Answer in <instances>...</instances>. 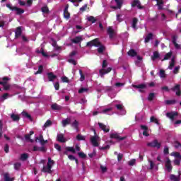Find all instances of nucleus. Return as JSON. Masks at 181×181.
<instances>
[{"instance_id": "obj_1", "label": "nucleus", "mask_w": 181, "mask_h": 181, "mask_svg": "<svg viewBox=\"0 0 181 181\" xmlns=\"http://www.w3.org/2000/svg\"><path fill=\"white\" fill-rule=\"evenodd\" d=\"M53 165H54V160H52V158L49 157L47 165L43 166L41 172H42L43 173H49V175H52V173H53V170H52Z\"/></svg>"}, {"instance_id": "obj_2", "label": "nucleus", "mask_w": 181, "mask_h": 181, "mask_svg": "<svg viewBox=\"0 0 181 181\" xmlns=\"http://www.w3.org/2000/svg\"><path fill=\"white\" fill-rule=\"evenodd\" d=\"M108 66V62L107 60H103V64H102V69L99 70V74L100 77H104L105 74H108V73H111V71L112 70V68L109 67L107 69H105V67Z\"/></svg>"}, {"instance_id": "obj_3", "label": "nucleus", "mask_w": 181, "mask_h": 181, "mask_svg": "<svg viewBox=\"0 0 181 181\" xmlns=\"http://www.w3.org/2000/svg\"><path fill=\"white\" fill-rule=\"evenodd\" d=\"M6 8H9L11 11H16V15H22V13H25V10L18 8L16 6H12L11 4H6Z\"/></svg>"}, {"instance_id": "obj_4", "label": "nucleus", "mask_w": 181, "mask_h": 181, "mask_svg": "<svg viewBox=\"0 0 181 181\" xmlns=\"http://www.w3.org/2000/svg\"><path fill=\"white\" fill-rule=\"evenodd\" d=\"M86 46L87 47H93V46H95V47H98V46H100V42L98 41V38H95L90 42H88Z\"/></svg>"}, {"instance_id": "obj_5", "label": "nucleus", "mask_w": 181, "mask_h": 181, "mask_svg": "<svg viewBox=\"0 0 181 181\" xmlns=\"http://www.w3.org/2000/svg\"><path fill=\"white\" fill-rule=\"evenodd\" d=\"M147 146H150L151 148H157V149H159L160 148V143H158L157 139H155L154 141L148 143Z\"/></svg>"}, {"instance_id": "obj_6", "label": "nucleus", "mask_w": 181, "mask_h": 181, "mask_svg": "<svg viewBox=\"0 0 181 181\" xmlns=\"http://www.w3.org/2000/svg\"><path fill=\"white\" fill-rule=\"evenodd\" d=\"M110 138L111 139H116V141H124L127 139L126 136L121 137L118 133L110 134Z\"/></svg>"}, {"instance_id": "obj_7", "label": "nucleus", "mask_w": 181, "mask_h": 181, "mask_svg": "<svg viewBox=\"0 0 181 181\" xmlns=\"http://www.w3.org/2000/svg\"><path fill=\"white\" fill-rule=\"evenodd\" d=\"M171 90L173 91V93H175L176 95L180 97L181 90L180 84H176L174 87L171 88Z\"/></svg>"}, {"instance_id": "obj_8", "label": "nucleus", "mask_w": 181, "mask_h": 181, "mask_svg": "<svg viewBox=\"0 0 181 181\" xmlns=\"http://www.w3.org/2000/svg\"><path fill=\"white\" fill-rule=\"evenodd\" d=\"M167 118H169L170 121H175V117L179 115L177 112H170L165 114Z\"/></svg>"}, {"instance_id": "obj_9", "label": "nucleus", "mask_w": 181, "mask_h": 181, "mask_svg": "<svg viewBox=\"0 0 181 181\" xmlns=\"http://www.w3.org/2000/svg\"><path fill=\"white\" fill-rule=\"evenodd\" d=\"M98 141V136L95 135V136L90 137V142H91L93 146L97 147V146H100Z\"/></svg>"}, {"instance_id": "obj_10", "label": "nucleus", "mask_w": 181, "mask_h": 181, "mask_svg": "<svg viewBox=\"0 0 181 181\" xmlns=\"http://www.w3.org/2000/svg\"><path fill=\"white\" fill-rule=\"evenodd\" d=\"M132 8H135L136 6L138 9H144V6L141 5V1L139 0H134L132 3Z\"/></svg>"}, {"instance_id": "obj_11", "label": "nucleus", "mask_w": 181, "mask_h": 181, "mask_svg": "<svg viewBox=\"0 0 181 181\" xmlns=\"http://www.w3.org/2000/svg\"><path fill=\"white\" fill-rule=\"evenodd\" d=\"M39 141L40 144L43 146L45 144H47V140L43 139V135L40 134L39 137H35V142Z\"/></svg>"}, {"instance_id": "obj_12", "label": "nucleus", "mask_w": 181, "mask_h": 181, "mask_svg": "<svg viewBox=\"0 0 181 181\" xmlns=\"http://www.w3.org/2000/svg\"><path fill=\"white\" fill-rule=\"evenodd\" d=\"M117 6H112L113 9H121L122 8V5L124 4V0H115Z\"/></svg>"}, {"instance_id": "obj_13", "label": "nucleus", "mask_w": 181, "mask_h": 181, "mask_svg": "<svg viewBox=\"0 0 181 181\" xmlns=\"http://www.w3.org/2000/svg\"><path fill=\"white\" fill-rule=\"evenodd\" d=\"M62 127L66 128L67 125H70L71 124V118L67 117L62 121Z\"/></svg>"}, {"instance_id": "obj_14", "label": "nucleus", "mask_w": 181, "mask_h": 181, "mask_svg": "<svg viewBox=\"0 0 181 181\" xmlns=\"http://www.w3.org/2000/svg\"><path fill=\"white\" fill-rule=\"evenodd\" d=\"M98 124L99 125L100 129H102V131H104V132H110V127H107V125L101 122H98Z\"/></svg>"}, {"instance_id": "obj_15", "label": "nucleus", "mask_w": 181, "mask_h": 181, "mask_svg": "<svg viewBox=\"0 0 181 181\" xmlns=\"http://www.w3.org/2000/svg\"><path fill=\"white\" fill-rule=\"evenodd\" d=\"M22 36V27H17L15 31V38L18 39Z\"/></svg>"}, {"instance_id": "obj_16", "label": "nucleus", "mask_w": 181, "mask_h": 181, "mask_svg": "<svg viewBox=\"0 0 181 181\" xmlns=\"http://www.w3.org/2000/svg\"><path fill=\"white\" fill-rule=\"evenodd\" d=\"M170 180L171 181H180V171H178V176L173 174L170 175Z\"/></svg>"}, {"instance_id": "obj_17", "label": "nucleus", "mask_w": 181, "mask_h": 181, "mask_svg": "<svg viewBox=\"0 0 181 181\" xmlns=\"http://www.w3.org/2000/svg\"><path fill=\"white\" fill-rule=\"evenodd\" d=\"M80 125V123L77 119H75L74 122L71 123V128H74V129L76 130V132H78V126Z\"/></svg>"}, {"instance_id": "obj_18", "label": "nucleus", "mask_w": 181, "mask_h": 181, "mask_svg": "<svg viewBox=\"0 0 181 181\" xmlns=\"http://www.w3.org/2000/svg\"><path fill=\"white\" fill-rule=\"evenodd\" d=\"M165 168L168 172L170 173L172 172V163L170 161V159L168 158L167 161L165 162Z\"/></svg>"}, {"instance_id": "obj_19", "label": "nucleus", "mask_w": 181, "mask_h": 181, "mask_svg": "<svg viewBox=\"0 0 181 181\" xmlns=\"http://www.w3.org/2000/svg\"><path fill=\"white\" fill-rule=\"evenodd\" d=\"M47 76L48 77L49 81H54V80H56V78H57V76L54 75V74H53V72H48L47 74Z\"/></svg>"}, {"instance_id": "obj_20", "label": "nucleus", "mask_w": 181, "mask_h": 181, "mask_svg": "<svg viewBox=\"0 0 181 181\" xmlns=\"http://www.w3.org/2000/svg\"><path fill=\"white\" fill-rule=\"evenodd\" d=\"M64 18L67 21L70 18V13L69 12V6H65L64 9Z\"/></svg>"}, {"instance_id": "obj_21", "label": "nucleus", "mask_w": 181, "mask_h": 181, "mask_svg": "<svg viewBox=\"0 0 181 181\" xmlns=\"http://www.w3.org/2000/svg\"><path fill=\"white\" fill-rule=\"evenodd\" d=\"M72 43H75L76 45L83 42V37L81 36H76L75 38L71 40Z\"/></svg>"}, {"instance_id": "obj_22", "label": "nucleus", "mask_w": 181, "mask_h": 181, "mask_svg": "<svg viewBox=\"0 0 181 181\" xmlns=\"http://www.w3.org/2000/svg\"><path fill=\"white\" fill-rule=\"evenodd\" d=\"M115 34V31L112 29V27H109L107 28V35H109L110 39H112L114 37V35Z\"/></svg>"}, {"instance_id": "obj_23", "label": "nucleus", "mask_w": 181, "mask_h": 181, "mask_svg": "<svg viewBox=\"0 0 181 181\" xmlns=\"http://www.w3.org/2000/svg\"><path fill=\"white\" fill-rule=\"evenodd\" d=\"M160 57V54H159V52L158 51H155L153 54V55L151 57V60H153V62H155V60H156L157 59H159Z\"/></svg>"}, {"instance_id": "obj_24", "label": "nucleus", "mask_w": 181, "mask_h": 181, "mask_svg": "<svg viewBox=\"0 0 181 181\" xmlns=\"http://www.w3.org/2000/svg\"><path fill=\"white\" fill-rule=\"evenodd\" d=\"M176 39H177V37L176 35L173 36V44L174 45L175 49H181V47L177 42H176Z\"/></svg>"}, {"instance_id": "obj_25", "label": "nucleus", "mask_w": 181, "mask_h": 181, "mask_svg": "<svg viewBox=\"0 0 181 181\" xmlns=\"http://www.w3.org/2000/svg\"><path fill=\"white\" fill-rule=\"evenodd\" d=\"M11 119L14 122H16L18 121H19V119H21V117H19L18 115H16L15 113H12L11 115Z\"/></svg>"}, {"instance_id": "obj_26", "label": "nucleus", "mask_w": 181, "mask_h": 181, "mask_svg": "<svg viewBox=\"0 0 181 181\" xmlns=\"http://www.w3.org/2000/svg\"><path fill=\"white\" fill-rule=\"evenodd\" d=\"M3 81H0V85L2 86L3 87L4 86H7L8 81H9V78L7 76H4L2 78Z\"/></svg>"}, {"instance_id": "obj_27", "label": "nucleus", "mask_w": 181, "mask_h": 181, "mask_svg": "<svg viewBox=\"0 0 181 181\" xmlns=\"http://www.w3.org/2000/svg\"><path fill=\"white\" fill-rule=\"evenodd\" d=\"M51 108L55 111H60L62 106L59 105L57 103H54L51 105Z\"/></svg>"}, {"instance_id": "obj_28", "label": "nucleus", "mask_w": 181, "mask_h": 181, "mask_svg": "<svg viewBox=\"0 0 181 181\" xmlns=\"http://www.w3.org/2000/svg\"><path fill=\"white\" fill-rule=\"evenodd\" d=\"M57 140L58 142L64 143L66 140H64V135L63 134H60L57 135Z\"/></svg>"}, {"instance_id": "obj_29", "label": "nucleus", "mask_w": 181, "mask_h": 181, "mask_svg": "<svg viewBox=\"0 0 181 181\" xmlns=\"http://www.w3.org/2000/svg\"><path fill=\"white\" fill-rule=\"evenodd\" d=\"M105 50V47L101 44L100 42V45H98V53H104V51Z\"/></svg>"}, {"instance_id": "obj_30", "label": "nucleus", "mask_w": 181, "mask_h": 181, "mask_svg": "<svg viewBox=\"0 0 181 181\" xmlns=\"http://www.w3.org/2000/svg\"><path fill=\"white\" fill-rule=\"evenodd\" d=\"M136 25H138V18H134L132 23V28L133 29H138V27H136Z\"/></svg>"}, {"instance_id": "obj_31", "label": "nucleus", "mask_w": 181, "mask_h": 181, "mask_svg": "<svg viewBox=\"0 0 181 181\" xmlns=\"http://www.w3.org/2000/svg\"><path fill=\"white\" fill-rule=\"evenodd\" d=\"M21 115L24 117V118H28V119H30V121H32V116L29 115V113L23 111L21 112Z\"/></svg>"}, {"instance_id": "obj_32", "label": "nucleus", "mask_w": 181, "mask_h": 181, "mask_svg": "<svg viewBox=\"0 0 181 181\" xmlns=\"http://www.w3.org/2000/svg\"><path fill=\"white\" fill-rule=\"evenodd\" d=\"M175 57H173L171 59V62H170V65L168 66L169 70H173V67H175Z\"/></svg>"}, {"instance_id": "obj_33", "label": "nucleus", "mask_w": 181, "mask_h": 181, "mask_svg": "<svg viewBox=\"0 0 181 181\" xmlns=\"http://www.w3.org/2000/svg\"><path fill=\"white\" fill-rule=\"evenodd\" d=\"M33 134H35V132L33 131H30L29 134H25V138L26 141L30 140V142H33V140L30 139V136L33 135Z\"/></svg>"}, {"instance_id": "obj_34", "label": "nucleus", "mask_w": 181, "mask_h": 181, "mask_svg": "<svg viewBox=\"0 0 181 181\" xmlns=\"http://www.w3.org/2000/svg\"><path fill=\"white\" fill-rule=\"evenodd\" d=\"M152 37H153V34H152L151 33H148L145 38V40H144L145 43H148L149 40L152 39Z\"/></svg>"}, {"instance_id": "obj_35", "label": "nucleus", "mask_w": 181, "mask_h": 181, "mask_svg": "<svg viewBox=\"0 0 181 181\" xmlns=\"http://www.w3.org/2000/svg\"><path fill=\"white\" fill-rule=\"evenodd\" d=\"M4 177L5 181H13L14 180L13 178H11L9 177V173H4Z\"/></svg>"}, {"instance_id": "obj_36", "label": "nucleus", "mask_w": 181, "mask_h": 181, "mask_svg": "<svg viewBox=\"0 0 181 181\" xmlns=\"http://www.w3.org/2000/svg\"><path fill=\"white\" fill-rule=\"evenodd\" d=\"M150 122H153L154 124H156L157 125H159V120H158V119L156 118L155 116H151V117Z\"/></svg>"}, {"instance_id": "obj_37", "label": "nucleus", "mask_w": 181, "mask_h": 181, "mask_svg": "<svg viewBox=\"0 0 181 181\" xmlns=\"http://www.w3.org/2000/svg\"><path fill=\"white\" fill-rule=\"evenodd\" d=\"M172 52H168L165 56L164 58L162 59V62L165 61V60H169V59H170V57H172Z\"/></svg>"}, {"instance_id": "obj_38", "label": "nucleus", "mask_w": 181, "mask_h": 181, "mask_svg": "<svg viewBox=\"0 0 181 181\" xmlns=\"http://www.w3.org/2000/svg\"><path fill=\"white\" fill-rule=\"evenodd\" d=\"M134 88H139V90H144V89L146 88V85H145L144 83H141L139 85H135Z\"/></svg>"}, {"instance_id": "obj_39", "label": "nucleus", "mask_w": 181, "mask_h": 181, "mask_svg": "<svg viewBox=\"0 0 181 181\" xmlns=\"http://www.w3.org/2000/svg\"><path fill=\"white\" fill-rule=\"evenodd\" d=\"M43 73V65H40L38 67V70L35 73V75L37 74H42Z\"/></svg>"}, {"instance_id": "obj_40", "label": "nucleus", "mask_w": 181, "mask_h": 181, "mask_svg": "<svg viewBox=\"0 0 181 181\" xmlns=\"http://www.w3.org/2000/svg\"><path fill=\"white\" fill-rule=\"evenodd\" d=\"M128 54H129V56H131L132 57H135V56H136L137 54L134 49H130L128 52Z\"/></svg>"}, {"instance_id": "obj_41", "label": "nucleus", "mask_w": 181, "mask_h": 181, "mask_svg": "<svg viewBox=\"0 0 181 181\" xmlns=\"http://www.w3.org/2000/svg\"><path fill=\"white\" fill-rule=\"evenodd\" d=\"M29 158V154L28 153H23L21 156V160H26Z\"/></svg>"}, {"instance_id": "obj_42", "label": "nucleus", "mask_w": 181, "mask_h": 181, "mask_svg": "<svg viewBox=\"0 0 181 181\" xmlns=\"http://www.w3.org/2000/svg\"><path fill=\"white\" fill-rule=\"evenodd\" d=\"M66 151L68 152H71L72 153H76V149H74V147H66Z\"/></svg>"}, {"instance_id": "obj_43", "label": "nucleus", "mask_w": 181, "mask_h": 181, "mask_svg": "<svg viewBox=\"0 0 181 181\" xmlns=\"http://www.w3.org/2000/svg\"><path fill=\"white\" fill-rule=\"evenodd\" d=\"M79 74L81 76L80 81L86 80V76H84V74H83V71L81 69L79 70Z\"/></svg>"}, {"instance_id": "obj_44", "label": "nucleus", "mask_w": 181, "mask_h": 181, "mask_svg": "<svg viewBox=\"0 0 181 181\" xmlns=\"http://www.w3.org/2000/svg\"><path fill=\"white\" fill-rule=\"evenodd\" d=\"M153 98H155V93H150L148 94V100L149 101H153Z\"/></svg>"}, {"instance_id": "obj_45", "label": "nucleus", "mask_w": 181, "mask_h": 181, "mask_svg": "<svg viewBox=\"0 0 181 181\" xmlns=\"http://www.w3.org/2000/svg\"><path fill=\"white\" fill-rule=\"evenodd\" d=\"M78 156L79 158H81V159H86V158H87V155L84 153V152H78Z\"/></svg>"}, {"instance_id": "obj_46", "label": "nucleus", "mask_w": 181, "mask_h": 181, "mask_svg": "<svg viewBox=\"0 0 181 181\" xmlns=\"http://www.w3.org/2000/svg\"><path fill=\"white\" fill-rule=\"evenodd\" d=\"M41 11L43 13H49V7L43 6L41 8Z\"/></svg>"}, {"instance_id": "obj_47", "label": "nucleus", "mask_w": 181, "mask_h": 181, "mask_svg": "<svg viewBox=\"0 0 181 181\" xmlns=\"http://www.w3.org/2000/svg\"><path fill=\"white\" fill-rule=\"evenodd\" d=\"M8 97H9V93H6L1 95V100H3V101H5V100H8Z\"/></svg>"}, {"instance_id": "obj_48", "label": "nucleus", "mask_w": 181, "mask_h": 181, "mask_svg": "<svg viewBox=\"0 0 181 181\" xmlns=\"http://www.w3.org/2000/svg\"><path fill=\"white\" fill-rule=\"evenodd\" d=\"M160 77L161 78H166V74H165V70L160 69Z\"/></svg>"}, {"instance_id": "obj_49", "label": "nucleus", "mask_w": 181, "mask_h": 181, "mask_svg": "<svg viewBox=\"0 0 181 181\" xmlns=\"http://www.w3.org/2000/svg\"><path fill=\"white\" fill-rule=\"evenodd\" d=\"M88 22H91V23H95V22H96V21L97 20H95V18H94V16H89L88 18Z\"/></svg>"}, {"instance_id": "obj_50", "label": "nucleus", "mask_w": 181, "mask_h": 181, "mask_svg": "<svg viewBox=\"0 0 181 181\" xmlns=\"http://www.w3.org/2000/svg\"><path fill=\"white\" fill-rule=\"evenodd\" d=\"M21 163H14V169L16 170H19V169H21Z\"/></svg>"}, {"instance_id": "obj_51", "label": "nucleus", "mask_w": 181, "mask_h": 181, "mask_svg": "<svg viewBox=\"0 0 181 181\" xmlns=\"http://www.w3.org/2000/svg\"><path fill=\"white\" fill-rule=\"evenodd\" d=\"M111 111H112V107L106 108V109L102 110V113L103 114H108V112H111Z\"/></svg>"}, {"instance_id": "obj_52", "label": "nucleus", "mask_w": 181, "mask_h": 181, "mask_svg": "<svg viewBox=\"0 0 181 181\" xmlns=\"http://www.w3.org/2000/svg\"><path fill=\"white\" fill-rule=\"evenodd\" d=\"M165 104H167V105H170V104H176V100H165Z\"/></svg>"}, {"instance_id": "obj_53", "label": "nucleus", "mask_w": 181, "mask_h": 181, "mask_svg": "<svg viewBox=\"0 0 181 181\" xmlns=\"http://www.w3.org/2000/svg\"><path fill=\"white\" fill-rule=\"evenodd\" d=\"M76 139H77V141H84L86 139V138H84V136L81 134H78L76 136Z\"/></svg>"}, {"instance_id": "obj_54", "label": "nucleus", "mask_w": 181, "mask_h": 181, "mask_svg": "<svg viewBox=\"0 0 181 181\" xmlns=\"http://www.w3.org/2000/svg\"><path fill=\"white\" fill-rule=\"evenodd\" d=\"M173 155V156H175V158H178V159L181 160V155L180 153L179 152H173L172 153Z\"/></svg>"}, {"instance_id": "obj_55", "label": "nucleus", "mask_w": 181, "mask_h": 181, "mask_svg": "<svg viewBox=\"0 0 181 181\" xmlns=\"http://www.w3.org/2000/svg\"><path fill=\"white\" fill-rule=\"evenodd\" d=\"M4 91H8V90H11V84H7L3 86Z\"/></svg>"}, {"instance_id": "obj_56", "label": "nucleus", "mask_w": 181, "mask_h": 181, "mask_svg": "<svg viewBox=\"0 0 181 181\" xmlns=\"http://www.w3.org/2000/svg\"><path fill=\"white\" fill-rule=\"evenodd\" d=\"M179 70H180V66H175L173 71V74H177V73H179Z\"/></svg>"}, {"instance_id": "obj_57", "label": "nucleus", "mask_w": 181, "mask_h": 181, "mask_svg": "<svg viewBox=\"0 0 181 181\" xmlns=\"http://www.w3.org/2000/svg\"><path fill=\"white\" fill-rule=\"evenodd\" d=\"M136 162V160L133 158L129 161L128 165H129V166H134V165H135Z\"/></svg>"}, {"instance_id": "obj_58", "label": "nucleus", "mask_w": 181, "mask_h": 181, "mask_svg": "<svg viewBox=\"0 0 181 181\" xmlns=\"http://www.w3.org/2000/svg\"><path fill=\"white\" fill-rule=\"evenodd\" d=\"M68 62L71 63V64H74V66H77V62L73 59H68Z\"/></svg>"}, {"instance_id": "obj_59", "label": "nucleus", "mask_w": 181, "mask_h": 181, "mask_svg": "<svg viewBox=\"0 0 181 181\" xmlns=\"http://www.w3.org/2000/svg\"><path fill=\"white\" fill-rule=\"evenodd\" d=\"M87 91H88V88H81V89H79L78 93H79V94H83V93H86Z\"/></svg>"}, {"instance_id": "obj_60", "label": "nucleus", "mask_w": 181, "mask_h": 181, "mask_svg": "<svg viewBox=\"0 0 181 181\" xmlns=\"http://www.w3.org/2000/svg\"><path fill=\"white\" fill-rule=\"evenodd\" d=\"M140 128L141 129H142L143 131H149V128H148V126L146 125H140Z\"/></svg>"}, {"instance_id": "obj_61", "label": "nucleus", "mask_w": 181, "mask_h": 181, "mask_svg": "<svg viewBox=\"0 0 181 181\" xmlns=\"http://www.w3.org/2000/svg\"><path fill=\"white\" fill-rule=\"evenodd\" d=\"M100 169H101L102 173H105V172L108 170V168H107L106 166H103V165H100Z\"/></svg>"}, {"instance_id": "obj_62", "label": "nucleus", "mask_w": 181, "mask_h": 181, "mask_svg": "<svg viewBox=\"0 0 181 181\" xmlns=\"http://www.w3.org/2000/svg\"><path fill=\"white\" fill-rule=\"evenodd\" d=\"M54 87L55 90H59L60 88V83L59 82H56L54 84Z\"/></svg>"}, {"instance_id": "obj_63", "label": "nucleus", "mask_w": 181, "mask_h": 181, "mask_svg": "<svg viewBox=\"0 0 181 181\" xmlns=\"http://www.w3.org/2000/svg\"><path fill=\"white\" fill-rule=\"evenodd\" d=\"M50 125H52V122L50 120H47L45 123L44 127H45V128H47V127H50Z\"/></svg>"}, {"instance_id": "obj_64", "label": "nucleus", "mask_w": 181, "mask_h": 181, "mask_svg": "<svg viewBox=\"0 0 181 181\" xmlns=\"http://www.w3.org/2000/svg\"><path fill=\"white\" fill-rule=\"evenodd\" d=\"M54 148L59 152H60L62 151V146L60 145L57 144H54Z\"/></svg>"}]
</instances>
